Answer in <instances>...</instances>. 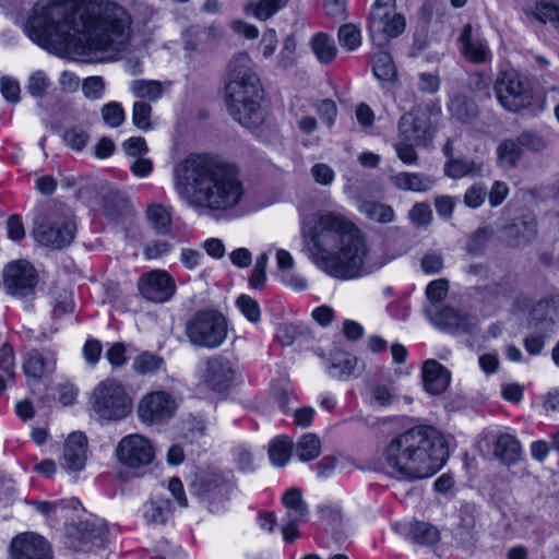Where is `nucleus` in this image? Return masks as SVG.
Masks as SVG:
<instances>
[{"label": "nucleus", "instance_id": "obj_1", "mask_svg": "<svg viewBox=\"0 0 559 559\" xmlns=\"http://www.w3.org/2000/svg\"><path fill=\"white\" fill-rule=\"evenodd\" d=\"M25 32L47 50L73 47L82 55L103 60L124 50L131 16L109 0H58L35 4Z\"/></svg>", "mask_w": 559, "mask_h": 559}, {"label": "nucleus", "instance_id": "obj_2", "mask_svg": "<svg viewBox=\"0 0 559 559\" xmlns=\"http://www.w3.org/2000/svg\"><path fill=\"white\" fill-rule=\"evenodd\" d=\"M304 252L329 276L349 281L384 266L389 259L371 262L360 228L336 211H320L302 235Z\"/></svg>", "mask_w": 559, "mask_h": 559}, {"label": "nucleus", "instance_id": "obj_3", "mask_svg": "<svg viewBox=\"0 0 559 559\" xmlns=\"http://www.w3.org/2000/svg\"><path fill=\"white\" fill-rule=\"evenodd\" d=\"M173 176L179 197L201 212L230 211L245 193L238 167L213 154H189L174 166Z\"/></svg>", "mask_w": 559, "mask_h": 559}, {"label": "nucleus", "instance_id": "obj_4", "mask_svg": "<svg viewBox=\"0 0 559 559\" xmlns=\"http://www.w3.org/2000/svg\"><path fill=\"white\" fill-rule=\"evenodd\" d=\"M448 455L442 433L432 426L419 425L393 437L383 449L382 460L392 476L416 480L436 474Z\"/></svg>", "mask_w": 559, "mask_h": 559}, {"label": "nucleus", "instance_id": "obj_5", "mask_svg": "<svg viewBox=\"0 0 559 559\" xmlns=\"http://www.w3.org/2000/svg\"><path fill=\"white\" fill-rule=\"evenodd\" d=\"M228 69V82L225 87L227 111L241 126L253 129L263 120L261 111L263 91L260 80L246 53H240L233 59Z\"/></svg>", "mask_w": 559, "mask_h": 559}, {"label": "nucleus", "instance_id": "obj_6", "mask_svg": "<svg viewBox=\"0 0 559 559\" xmlns=\"http://www.w3.org/2000/svg\"><path fill=\"white\" fill-rule=\"evenodd\" d=\"M76 229L71 210L63 205H52L35 219L32 235L40 245L62 249L73 241Z\"/></svg>", "mask_w": 559, "mask_h": 559}, {"label": "nucleus", "instance_id": "obj_7", "mask_svg": "<svg viewBox=\"0 0 559 559\" xmlns=\"http://www.w3.org/2000/svg\"><path fill=\"white\" fill-rule=\"evenodd\" d=\"M185 333L193 347L210 350L216 349L227 338V319L219 311L201 310L187 321Z\"/></svg>", "mask_w": 559, "mask_h": 559}, {"label": "nucleus", "instance_id": "obj_8", "mask_svg": "<svg viewBox=\"0 0 559 559\" xmlns=\"http://www.w3.org/2000/svg\"><path fill=\"white\" fill-rule=\"evenodd\" d=\"M90 404L97 418L107 421L121 420L132 409V400L124 386L112 378L105 379L94 388Z\"/></svg>", "mask_w": 559, "mask_h": 559}, {"label": "nucleus", "instance_id": "obj_9", "mask_svg": "<svg viewBox=\"0 0 559 559\" xmlns=\"http://www.w3.org/2000/svg\"><path fill=\"white\" fill-rule=\"evenodd\" d=\"M405 25L404 16L396 12L395 0H376L368 22L369 35L373 44L384 45L390 38L401 35Z\"/></svg>", "mask_w": 559, "mask_h": 559}, {"label": "nucleus", "instance_id": "obj_10", "mask_svg": "<svg viewBox=\"0 0 559 559\" xmlns=\"http://www.w3.org/2000/svg\"><path fill=\"white\" fill-rule=\"evenodd\" d=\"M500 105L509 111H520L533 100V92L526 78L514 70L502 71L495 83Z\"/></svg>", "mask_w": 559, "mask_h": 559}, {"label": "nucleus", "instance_id": "obj_11", "mask_svg": "<svg viewBox=\"0 0 559 559\" xmlns=\"http://www.w3.org/2000/svg\"><path fill=\"white\" fill-rule=\"evenodd\" d=\"M235 488L234 476L230 472L210 471L200 475L192 484L194 493L214 507L229 500Z\"/></svg>", "mask_w": 559, "mask_h": 559}, {"label": "nucleus", "instance_id": "obj_12", "mask_svg": "<svg viewBox=\"0 0 559 559\" xmlns=\"http://www.w3.org/2000/svg\"><path fill=\"white\" fill-rule=\"evenodd\" d=\"M118 461L129 468H141L150 465L155 456L152 442L142 435L133 433L123 437L117 448Z\"/></svg>", "mask_w": 559, "mask_h": 559}, {"label": "nucleus", "instance_id": "obj_13", "mask_svg": "<svg viewBox=\"0 0 559 559\" xmlns=\"http://www.w3.org/2000/svg\"><path fill=\"white\" fill-rule=\"evenodd\" d=\"M138 289L144 299L164 304L174 297L177 286L173 276L165 270H152L140 276Z\"/></svg>", "mask_w": 559, "mask_h": 559}, {"label": "nucleus", "instance_id": "obj_14", "mask_svg": "<svg viewBox=\"0 0 559 559\" xmlns=\"http://www.w3.org/2000/svg\"><path fill=\"white\" fill-rule=\"evenodd\" d=\"M176 408V401L169 393L155 391L142 397L138 413L143 423L154 425L171 418Z\"/></svg>", "mask_w": 559, "mask_h": 559}, {"label": "nucleus", "instance_id": "obj_15", "mask_svg": "<svg viewBox=\"0 0 559 559\" xmlns=\"http://www.w3.org/2000/svg\"><path fill=\"white\" fill-rule=\"evenodd\" d=\"M3 284L13 296H28L37 284L35 269L24 260L11 262L3 269Z\"/></svg>", "mask_w": 559, "mask_h": 559}, {"label": "nucleus", "instance_id": "obj_16", "mask_svg": "<svg viewBox=\"0 0 559 559\" xmlns=\"http://www.w3.org/2000/svg\"><path fill=\"white\" fill-rule=\"evenodd\" d=\"M56 362L57 358L53 349H31L23 357L22 367L28 379L39 382L55 371Z\"/></svg>", "mask_w": 559, "mask_h": 559}, {"label": "nucleus", "instance_id": "obj_17", "mask_svg": "<svg viewBox=\"0 0 559 559\" xmlns=\"http://www.w3.org/2000/svg\"><path fill=\"white\" fill-rule=\"evenodd\" d=\"M12 559H51L48 543L39 535L25 533L11 542Z\"/></svg>", "mask_w": 559, "mask_h": 559}, {"label": "nucleus", "instance_id": "obj_18", "mask_svg": "<svg viewBox=\"0 0 559 559\" xmlns=\"http://www.w3.org/2000/svg\"><path fill=\"white\" fill-rule=\"evenodd\" d=\"M432 313L435 323L451 333L473 334L477 330L478 321L475 317L454 308L442 306Z\"/></svg>", "mask_w": 559, "mask_h": 559}, {"label": "nucleus", "instance_id": "obj_19", "mask_svg": "<svg viewBox=\"0 0 559 559\" xmlns=\"http://www.w3.org/2000/svg\"><path fill=\"white\" fill-rule=\"evenodd\" d=\"M204 381L216 391L227 389L235 378V368L233 362L221 355H215L206 359L203 374Z\"/></svg>", "mask_w": 559, "mask_h": 559}, {"label": "nucleus", "instance_id": "obj_20", "mask_svg": "<svg viewBox=\"0 0 559 559\" xmlns=\"http://www.w3.org/2000/svg\"><path fill=\"white\" fill-rule=\"evenodd\" d=\"M436 126L430 117L420 110L409 111L399 122L400 135L403 140H428L435 136Z\"/></svg>", "mask_w": 559, "mask_h": 559}, {"label": "nucleus", "instance_id": "obj_21", "mask_svg": "<svg viewBox=\"0 0 559 559\" xmlns=\"http://www.w3.org/2000/svg\"><path fill=\"white\" fill-rule=\"evenodd\" d=\"M460 51L472 63H485L490 58L489 48L484 39L475 33L471 24L464 25L457 38Z\"/></svg>", "mask_w": 559, "mask_h": 559}, {"label": "nucleus", "instance_id": "obj_22", "mask_svg": "<svg viewBox=\"0 0 559 559\" xmlns=\"http://www.w3.org/2000/svg\"><path fill=\"white\" fill-rule=\"evenodd\" d=\"M530 323L542 331H550L559 323V296L554 295L540 299L531 310Z\"/></svg>", "mask_w": 559, "mask_h": 559}, {"label": "nucleus", "instance_id": "obj_23", "mask_svg": "<svg viewBox=\"0 0 559 559\" xmlns=\"http://www.w3.org/2000/svg\"><path fill=\"white\" fill-rule=\"evenodd\" d=\"M87 439L82 432L71 433L63 445L62 466L69 472H79L86 462Z\"/></svg>", "mask_w": 559, "mask_h": 559}, {"label": "nucleus", "instance_id": "obj_24", "mask_svg": "<svg viewBox=\"0 0 559 559\" xmlns=\"http://www.w3.org/2000/svg\"><path fill=\"white\" fill-rule=\"evenodd\" d=\"M421 373L424 388L431 395L442 394L450 385V371L435 359L424 362Z\"/></svg>", "mask_w": 559, "mask_h": 559}, {"label": "nucleus", "instance_id": "obj_25", "mask_svg": "<svg viewBox=\"0 0 559 559\" xmlns=\"http://www.w3.org/2000/svg\"><path fill=\"white\" fill-rule=\"evenodd\" d=\"M443 152L449 157L444 165V173L448 177L459 179L481 171V162L463 156L453 157L450 142L444 145Z\"/></svg>", "mask_w": 559, "mask_h": 559}, {"label": "nucleus", "instance_id": "obj_26", "mask_svg": "<svg viewBox=\"0 0 559 559\" xmlns=\"http://www.w3.org/2000/svg\"><path fill=\"white\" fill-rule=\"evenodd\" d=\"M514 2L527 17L544 24L551 22L559 25V7L545 0H514Z\"/></svg>", "mask_w": 559, "mask_h": 559}, {"label": "nucleus", "instance_id": "obj_27", "mask_svg": "<svg viewBox=\"0 0 559 559\" xmlns=\"http://www.w3.org/2000/svg\"><path fill=\"white\" fill-rule=\"evenodd\" d=\"M493 455L502 463L511 465L521 457V444L510 433H500L493 442Z\"/></svg>", "mask_w": 559, "mask_h": 559}, {"label": "nucleus", "instance_id": "obj_28", "mask_svg": "<svg viewBox=\"0 0 559 559\" xmlns=\"http://www.w3.org/2000/svg\"><path fill=\"white\" fill-rule=\"evenodd\" d=\"M310 48L319 63L326 66L337 57L338 49L334 38L328 33H317L310 39Z\"/></svg>", "mask_w": 559, "mask_h": 559}, {"label": "nucleus", "instance_id": "obj_29", "mask_svg": "<svg viewBox=\"0 0 559 559\" xmlns=\"http://www.w3.org/2000/svg\"><path fill=\"white\" fill-rule=\"evenodd\" d=\"M173 513L169 499L158 498L143 506V518L147 525H165Z\"/></svg>", "mask_w": 559, "mask_h": 559}, {"label": "nucleus", "instance_id": "obj_30", "mask_svg": "<svg viewBox=\"0 0 559 559\" xmlns=\"http://www.w3.org/2000/svg\"><path fill=\"white\" fill-rule=\"evenodd\" d=\"M394 187L404 191L423 192L429 190L435 181L419 173H399L391 177Z\"/></svg>", "mask_w": 559, "mask_h": 559}, {"label": "nucleus", "instance_id": "obj_31", "mask_svg": "<svg viewBox=\"0 0 559 559\" xmlns=\"http://www.w3.org/2000/svg\"><path fill=\"white\" fill-rule=\"evenodd\" d=\"M406 537L415 544L432 546L440 540V532L430 523L417 521L407 524Z\"/></svg>", "mask_w": 559, "mask_h": 559}, {"label": "nucleus", "instance_id": "obj_32", "mask_svg": "<svg viewBox=\"0 0 559 559\" xmlns=\"http://www.w3.org/2000/svg\"><path fill=\"white\" fill-rule=\"evenodd\" d=\"M168 86V82L139 79L131 82L130 90L140 99L156 102L163 96Z\"/></svg>", "mask_w": 559, "mask_h": 559}, {"label": "nucleus", "instance_id": "obj_33", "mask_svg": "<svg viewBox=\"0 0 559 559\" xmlns=\"http://www.w3.org/2000/svg\"><path fill=\"white\" fill-rule=\"evenodd\" d=\"M79 532L82 534V542L84 545L91 544L90 547L82 546V550L93 551L94 548H102L106 542L107 530L103 524L95 522H82L79 526Z\"/></svg>", "mask_w": 559, "mask_h": 559}, {"label": "nucleus", "instance_id": "obj_34", "mask_svg": "<svg viewBox=\"0 0 559 559\" xmlns=\"http://www.w3.org/2000/svg\"><path fill=\"white\" fill-rule=\"evenodd\" d=\"M358 210L369 219L380 224L391 223L395 217L394 211L390 205L372 200L361 201Z\"/></svg>", "mask_w": 559, "mask_h": 559}, {"label": "nucleus", "instance_id": "obj_35", "mask_svg": "<svg viewBox=\"0 0 559 559\" xmlns=\"http://www.w3.org/2000/svg\"><path fill=\"white\" fill-rule=\"evenodd\" d=\"M449 110L452 118L462 122L471 121L478 114L475 102L463 94L456 95L451 99Z\"/></svg>", "mask_w": 559, "mask_h": 559}, {"label": "nucleus", "instance_id": "obj_36", "mask_svg": "<svg viewBox=\"0 0 559 559\" xmlns=\"http://www.w3.org/2000/svg\"><path fill=\"white\" fill-rule=\"evenodd\" d=\"M536 223L534 218L526 217L516 219L508 228V235L512 238L513 246H522L531 241L536 235Z\"/></svg>", "mask_w": 559, "mask_h": 559}, {"label": "nucleus", "instance_id": "obj_37", "mask_svg": "<svg viewBox=\"0 0 559 559\" xmlns=\"http://www.w3.org/2000/svg\"><path fill=\"white\" fill-rule=\"evenodd\" d=\"M282 502L287 510L286 519L302 521L308 514V508L298 488H290L283 497Z\"/></svg>", "mask_w": 559, "mask_h": 559}, {"label": "nucleus", "instance_id": "obj_38", "mask_svg": "<svg viewBox=\"0 0 559 559\" xmlns=\"http://www.w3.org/2000/svg\"><path fill=\"white\" fill-rule=\"evenodd\" d=\"M146 216L150 224L159 235H166L171 228V212L170 207H166L162 204H151L147 207Z\"/></svg>", "mask_w": 559, "mask_h": 559}, {"label": "nucleus", "instance_id": "obj_39", "mask_svg": "<svg viewBox=\"0 0 559 559\" xmlns=\"http://www.w3.org/2000/svg\"><path fill=\"white\" fill-rule=\"evenodd\" d=\"M295 451L300 461H312L321 453V440L316 433H305L297 442Z\"/></svg>", "mask_w": 559, "mask_h": 559}, {"label": "nucleus", "instance_id": "obj_40", "mask_svg": "<svg viewBox=\"0 0 559 559\" xmlns=\"http://www.w3.org/2000/svg\"><path fill=\"white\" fill-rule=\"evenodd\" d=\"M372 71L377 79L384 82L392 81L396 75L391 56L383 50H379L372 56Z\"/></svg>", "mask_w": 559, "mask_h": 559}, {"label": "nucleus", "instance_id": "obj_41", "mask_svg": "<svg viewBox=\"0 0 559 559\" xmlns=\"http://www.w3.org/2000/svg\"><path fill=\"white\" fill-rule=\"evenodd\" d=\"M289 0H259L246 5V12L254 17L265 21L284 8Z\"/></svg>", "mask_w": 559, "mask_h": 559}, {"label": "nucleus", "instance_id": "obj_42", "mask_svg": "<svg viewBox=\"0 0 559 559\" xmlns=\"http://www.w3.org/2000/svg\"><path fill=\"white\" fill-rule=\"evenodd\" d=\"M164 366V359L160 356L150 352L139 354L132 364L133 370L140 376H147L160 370Z\"/></svg>", "mask_w": 559, "mask_h": 559}, {"label": "nucleus", "instance_id": "obj_43", "mask_svg": "<svg viewBox=\"0 0 559 559\" xmlns=\"http://www.w3.org/2000/svg\"><path fill=\"white\" fill-rule=\"evenodd\" d=\"M293 442L287 437H281L273 440L269 447V456L276 466H284L290 457Z\"/></svg>", "mask_w": 559, "mask_h": 559}, {"label": "nucleus", "instance_id": "obj_44", "mask_svg": "<svg viewBox=\"0 0 559 559\" xmlns=\"http://www.w3.org/2000/svg\"><path fill=\"white\" fill-rule=\"evenodd\" d=\"M360 372L361 369L358 368V359L355 356L345 357L337 362H333L329 367V373L331 377L337 378L340 380L357 377Z\"/></svg>", "mask_w": 559, "mask_h": 559}, {"label": "nucleus", "instance_id": "obj_45", "mask_svg": "<svg viewBox=\"0 0 559 559\" xmlns=\"http://www.w3.org/2000/svg\"><path fill=\"white\" fill-rule=\"evenodd\" d=\"M521 142H501L497 147L498 163L508 169L513 167L522 155Z\"/></svg>", "mask_w": 559, "mask_h": 559}, {"label": "nucleus", "instance_id": "obj_46", "mask_svg": "<svg viewBox=\"0 0 559 559\" xmlns=\"http://www.w3.org/2000/svg\"><path fill=\"white\" fill-rule=\"evenodd\" d=\"M449 289V283L444 278L435 280L428 284L426 288V296L430 301L428 312L432 313L436 309L441 308L440 302L445 298Z\"/></svg>", "mask_w": 559, "mask_h": 559}, {"label": "nucleus", "instance_id": "obj_47", "mask_svg": "<svg viewBox=\"0 0 559 559\" xmlns=\"http://www.w3.org/2000/svg\"><path fill=\"white\" fill-rule=\"evenodd\" d=\"M337 38L340 45L347 51L356 50L361 44L360 29L352 24H344L338 28Z\"/></svg>", "mask_w": 559, "mask_h": 559}, {"label": "nucleus", "instance_id": "obj_48", "mask_svg": "<svg viewBox=\"0 0 559 559\" xmlns=\"http://www.w3.org/2000/svg\"><path fill=\"white\" fill-rule=\"evenodd\" d=\"M212 33L205 26L194 25L185 33V47L189 50H197L201 45L211 39Z\"/></svg>", "mask_w": 559, "mask_h": 559}, {"label": "nucleus", "instance_id": "obj_49", "mask_svg": "<svg viewBox=\"0 0 559 559\" xmlns=\"http://www.w3.org/2000/svg\"><path fill=\"white\" fill-rule=\"evenodd\" d=\"M50 85L51 82L47 74L44 71L38 70L29 75L26 90L33 97L43 98L46 96Z\"/></svg>", "mask_w": 559, "mask_h": 559}, {"label": "nucleus", "instance_id": "obj_50", "mask_svg": "<svg viewBox=\"0 0 559 559\" xmlns=\"http://www.w3.org/2000/svg\"><path fill=\"white\" fill-rule=\"evenodd\" d=\"M100 112L104 122L111 128H118L124 121V110L120 103L110 102L102 107Z\"/></svg>", "mask_w": 559, "mask_h": 559}, {"label": "nucleus", "instance_id": "obj_51", "mask_svg": "<svg viewBox=\"0 0 559 559\" xmlns=\"http://www.w3.org/2000/svg\"><path fill=\"white\" fill-rule=\"evenodd\" d=\"M152 107L150 104L138 100L133 104L132 120L136 128L141 130H150Z\"/></svg>", "mask_w": 559, "mask_h": 559}, {"label": "nucleus", "instance_id": "obj_52", "mask_svg": "<svg viewBox=\"0 0 559 559\" xmlns=\"http://www.w3.org/2000/svg\"><path fill=\"white\" fill-rule=\"evenodd\" d=\"M240 312L252 323H257L261 318L260 306L257 300L248 295H240L236 301Z\"/></svg>", "mask_w": 559, "mask_h": 559}, {"label": "nucleus", "instance_id": "obj_53", "mask_svg": "<svg viewBox=\"0 0 559 559\" xmlns=\"http://www.w3.org/2000/svg\"><path fill=\"white\" fill-rule=\"evenodd\" d=\"M420 266L426 274L439 273L443 269V254L441 250H428L420 260Z\"/></svg>", "mask_w": 559, "mask_h": 559}, {"label": "nucleus", "instance_id": "obj_54", "mask_svg": "<svg viewBox=\"0 0 559 559\" xmlns=\"http://www.w3.org/2000/svg\"><path fill=\"white\" fill-rule=\"evenodd\" d=\"M105 357L112 368L123 367L128 361L127 347L124 343H111L105 353Z\"/></svg>", "mask_w": 559, "mask_h": 559}, {"label": "nucleus", "instance_id": "obj_55", "mask_svg": "<svg viewBox=\"0 0 559 559\" xmlns=\"http://www.w3.org/2000/svg\"><path fill=\"white\" fill-rule=\"evenodd\" d=\"M409 219L418 227L427 226L432 218V212L427 203H416L409 211Z\"/></svg>", "mask_w": 559, "mask_h": 559}, {"label": "nucleus", "instance_id": "obj_56", "mask_svg": "<svg viewBox=\"0 0 559 559\" xmlns=\"http://www.w3.org/2000/svg\"><path fill=\"white\" fill-rule=\"evenodd\" d=\"M0 91L7 102L15 104L20 100L21 88L15 79L3 75L0 79Z\"/></svg>", "mask_w": 559, "mask_h": 559}, {"label": "nucleus", "instance_id": "obj_57", "mask_svg": "<svg viewBox=\"0 0 559 559\" xmlns=\"http://www.w3.org/2000/svg\"><path fill=\"white\" fill-rule=\"evenodd\" d=\"M310 173L316 183L324 187L331 186L335 178L334 170L324 163L314 164Z\"/></svg>", "mask_w": 559, "mask_h": 559}, {"label": "nucleus", "instance_id": "obj_58", "mask_svg": "<svg viewBox=\"0 0 559 559\" xmlns=\"http://www.w3.org/2000/svg\"><path fill=\"white\" fill-rule=\"evenodd\" d=\"M82 90L90 99H99L105 91V83L100 76H90L83 81Z\"/></svg>", "mask_w": 559, "mask_h": 559}, {"label": "nucleus", "instance_id": "obj_59", "mask_svg": "<svg viewBox=\"0 0 559 559\" xmlns=\"http://www.w3.org/2000/svg\"><path fill=\"white\" fill-rule=\"evenodd\" d=\"M487 195V189L481 185H473L464 194V204L471 209L479 207Z\"/></svg>", "mask_w": 559, "mask_h": 559}, {"label": "nucleus", "instance_id": "obj_60", "mask_svg": "<svg viewBox=\"0 0 559 559\" xmlns=\"http://www.w3.org/2000/svg\"><path fill=\"white\" fill-rule=\"evenodd\" d=\"M103 346L98 340H87L83 346V356L86 362L91 366H95L102 356Z\"/></svg>", "mask_w": 559, "mask_h": 559}, {"label": "nucleus", "instance_id": "obj_61", "mask_svg": "<svg viewBox=\"0 0 559 559\" xmlns=\"http://www.w3.org/2000/svg\"><path fill=\"white\" fill-rule=\"evenodd\" d=\"M0 369L7 374L8 379L14 377V354L10 345L3 344L0 348Z\"/></svg>", "mask_w": 559, "mask_h": 559}, {"label": "nucleus", "instance_id": "obj_62", "mask_svg": "<svg viewBox=\"0 0 559 559\" xmlns=\"http://www.w3.org/2000/svg\"><path fill=\"white\" fill-rule=\"evenodd\" d=\"M489 236L490 234L487 229H478L467 243L468 252L479 255L485 250Z\"/></svg>", "mask_w": 559, "mask_h": 559}, {"label": "nucleus", "instance_id": "obj_63", "mask_svg": "<svg viewBox=\"0 0 559 559\" xmlns=\"http://www.w3.org/2000/svg\"><path fill=\"white\" fill-rule=\"evenodd\" d=\"M130 170L134 176L145 178L153 171V162L146 155L132 159Z\"/></svg>", "mask_w": 559, "mask_h": 559}, {"label": "nucleus", "instance_id": "obj_64", "mask_svg": "<svg viewBox=\"0 0 559 559\" xmlns=\"http://www.w3.org/2000/svg\"><path fill=\"white\" fill-rule=\"evenodd\" d=\"M435 206L438 215L449 219L454 211L455 199L449 195H439L435 199Z\"/></svg>", "mask_w": 559, "mask_h": 559}]
</instances>
